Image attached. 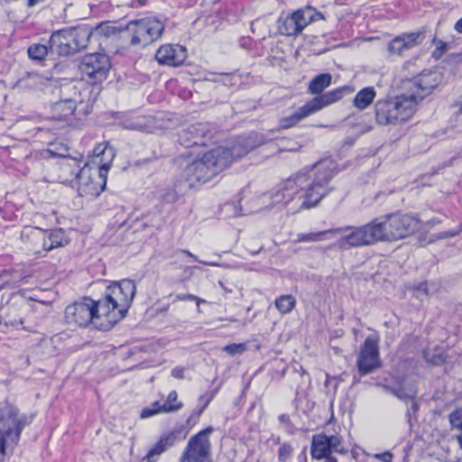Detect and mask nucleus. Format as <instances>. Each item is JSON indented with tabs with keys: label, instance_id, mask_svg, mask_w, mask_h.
Instances as JSON below:
<instances>
[{
	"label": "nucleus",
	"instance_id": "1",
	"mask_svg": "<svg viewBox=\"0 0 462 462\" xmlns=\"http://www.w3.org/2000/svg\"><path fill=\"white\" fill-rule=\"evenodd\" d=\"M331 161H321L310 171L299 172L262 195L259 200L264 208H286L295 214L316 207L331 190L328 187L334 176Z\"/></svg>",
	"mask_w": 462,
	"mask_h": 462
},
{
	"label": "nucleus",
	"instance_id": "2",
	"mask_svg": "<svg viewBox=\"0 0 462 462\" xmlns=\"http://www.w3.org/2000/svg\"><path fill=\"white\" fill-rule=\"evenodd\" d=\"M438 71H424L402 82V92L389 99L378 100L374 106L375 120L381 125H397L409 121L419 103L441 82Z\"/></svg>",
	"mask_w": 462,
	"mask_h": 462
},
{
	"label": "nucleus",
	"instance_id": "3",
	"mask_svg": "<svg viewBox=\"0 0 462 462\" xmlns=\"http://www.w3.org/2000/svg\"><path fill=\"white\" fill-rule=\"evenodd\" d=\"M136 287L132 280H123L108 286L103 299L99 300V311L104 316L100 324L104 330H109L125 318L134 300Z\"/></svg>",
	"mask_w": 462,
	"mask_h": 462
},
{
	"label": "nucleus",
	"instance_id": "4",
	"mask_svg": "<svg viewBox=\"0 0 462 462\" xmlns=\"http://www.w3.org/2000/svg\"><path fill=\"white\" fill-rule=\"evenodd\" d=\"M231 150L217 147L206 152L200 159L188 163L181 177L189 188L205 183L223 171L229 163Z\"/></svg>",
	"mask_w": 462,
	"mask_h": 462
},
{
	"label": "nucleus",
	"instance_id": "5",
	"mask_svg": "<svg viewBox=\"0 0 462 462\" xmlns=\"http://www.w3.org/2000/svg\"><path fill=\"white\" fill-rule=\"evenodd\" d=\"M26 419L10 403L0 402V462L12 455L18 444Z\"/></svg>",
	"mask_w": 462,
	"mask_h": 462
},
{
	"label": "nucleus",
	"instance_id": "6",
	"mask_svg": "<svg viewBox=\"0 0 462 462\" xmlns=\"http://www.w3.org/2000/svg\"><path fill=\"white\" fill-rule=\"evenodd\" d=\"M64 317L68 324L79 327H87L88 324H92L97 328L104 330L100 325L104 322V316L99 311V301L89 298L69 305L65 310Z\"/></svg>",
	"mask_w": 462,
	"mask_h": 462
},
{
	"label": "nucleus",
	"instance_id": "7",
	"mask_svg": "<svg viewBox=\"0 0 462 462\" xmlns=\"http://www.w3.org/2000/svg\"><path fill=\"white\" fill-rule=\"evenodd\" d=\"M87 31L61 29L54 32L49 41L50 52L59 56L74 54L87 46Z\"/></svg>",
	"mask_w": 462,
	"mask_h": 462
},
{
	"label": "nucleus",
	"instance_id": "8",
	"mask_svg": "<svg viewBox=\"0 0 462 462\" xmlns=\"http://www.w3.org/2000/svg\"><path fill=\"white\" fill-rule=\"evenodd\" d=\"M334 230H337L336 236H340L337 244L343 249L370 246L377 243L371 221L359 226H346Z\"/></svg>",
	"mask_w": 462,
	"mask_h": 462
},
{
	"label": "nucleus",
	"instance_id": "9",
	"mask_svg": "<svg viewBox=\"0 0 462 462\" xmlns=\"http://www.w3.org/2000/svg\"><path fill=\"white\" fill-rule=\"evenodd\" d=\"M126 29L132 32L131 45L146 46L162 36L164 25L156 18L146 17L129 22Z\"/></svg>",
	"mask_w": 462,
	"mask_h": 462
},
{
	"label": "nucleus",
	"instance_id": "10",
	"mask_svg": "<svg viewBox=\"0 0 462 462\" xmlns=\"http://www.w3.org/2000/svg\"><path fill=\"white\" fill-rule=\"evenodd\" d=\"M317 16H321V14L310 6L298 9L291 14L279 18L278 31L281 34L286 36L298 35L310 23L316 21Z\"/></svg>",
	"mask_w": 462,
	"mask_h": 462
},
{
	"label": "nucleus",
	"instance_id": "11",
	"mask_svg": "<svg viewBox=\"0 0 462 462\" xmlns=\"http://www.w3.org/2000/svg\"><path fill=\"white\" fill-rule=\"evenodd\" d=\"M107 180V172L90 168L87 163L81 169V174H79L78 192L81 197L94 199L105 189Z\"/></svg>",
	"mask_w": 462,
	"mask_h": 462
},
{
	"label": "nucleus",
	"instance_id": "12",
	"mask_svg": "<svg viewBox=\"0 0 462 462\" xmlns=\"http://www.w3.org/2000/svg\"><path fill=\"white\" fill-rule=\"evenodd\" d=\"M212 430V428H208L192 436L178 462H210L211 445L208 436Z\"/></svg>",
	"mask_w": 462,
	"mask_h": 462
},
{
	"label": "nucleus",
	"instance_id": "13",
	"mask_svg": "<svg viewBox=\"0 0 462 462\" xmlns=\"http://www.w3.org/2000/svg\"><path fill=\"white\" fill-rule=\"evenodd\" d=\"M83 77L92 83L101 82L106 79L110 69V60L104 53H90L85 55L79 65Z\"/></svg>",
	"mask_w": 462,
	"mask_h": 462
},
{
	"label": "nucleus",
	"instance_id": "14",
	"mask_svg": "<svg viewBox=\"0 0 462 462\" xmlns=\"http://www.w3.org/2000/svg\"><path fill=\"white\" fill-rule=\"evenodd\" d=\"M345 454L347 449L343 446V439L338 435L328 436L317 434L312 437L310 455L313 459L320 460L324 457H332V452Z\"/></svg>",
	"mask_w": 462,
	"mask_h": 462
},
{
	"label": "nucleus",
	"instance_id": "15",
	"mask_svg": "<svg viewBox=\"0 0 462 462\" xmlns=\"http://www.w3.org/2000/svg\"><path fill=\"white\" fill-rule=\"evenodd\" d=\"M22 236L31 238L34 247L39 242H42V247L44 251L63 247L69 244L65 232L60 228L51 230L50 232L40 228H30L28 232H23Z\"/></svg>",
	"mask_w": 462,
	"mask_h": 462
},
{
	"label": "nucleus",
	"instance_id": "16",
	"mask_svg": "<svg viewBox=\"0 0 462 462\" xmlns=\"http://www.w3.org/2000/svg\"><path fill=\"white\" fill-rule=\"evenodd\" d=\"M378 338L368 337L357 356L356 365L361 374H367L380 367Z\"/></svg>",
	"mask_w": 462,
	"mask_h": 462
},
{
	"label": "nucleus",
	"instance_id": "17",
	"mask_svg": "<svg viewBox=\"0 0 462 462\" xmlns=\"http://www.w3.org/2000/svg\"><path fill=\"white\" fill-rule=\"evenodd\" d=\"M209 134L208 125L204 123H198L189 125L179 134V142L184 147L206 145V140Z\"/></svg>",
	"mask_w": 462,
	"mask_h": 462
},
{
	"label": "nucleus",
	"instance_id": "18",
	"mask_svg": "<svg viewBox=\"0 0 462 462\" xmlns=\"http://www.w3.org/2000/svg\"><path fill=\"white\" fill-rule=\"evenodd\" d=\"M395 241L405 238L420 228V220L412 215L392 213Z\"/></svg>",
	"mask_w": 462,
	"mask_h": 462
},
{
	"label": "nucleus",
	"instance_id": "19",
	"mask_svg": "<svg viewBox=\"0 0 462 462\" xmlns=\"http://www.w3.org/2000/svg\"><path fill=\"white\" fill-rule=\"evenodd\" d=\"M155 58L160 64L178 67L185 61L187 51L178 44H165L158 49Z\"/></svg>",
	"mask_w": 462,
	"mask_h": 462
},
{
	"label": "nucleus",
	"instance_id": "20",
	"mask_svg": "<svg viewBox=\"0 0 462 462\" xmlns=\"http://www.w3.org/2000/svg\"><path fill=\"white\" fill-rule=\"evenodd\" d=\"M354 91L355 89L351 86H343L324 94L319 95L308 102L312 108V111L317 113L324 107L339 101L345 96L352 94Z\"/></svg>",
	"mask_w": 462,
	"mask_h": 462
},
{
	"label": "nucleus",
	"instance_id": "21",
	"mask_svg": "<svg viewBox=\"0 0 462 462\" xmlns=\"http://www.w3.org/2000/svg\"><path fill=\"white\" fill-rule=\"evenodd\" d=\"M423 40L421 32L402 33L393 38L387 46V50L392 55H402V53L419 45Z\"/></svg>",
	"mask_w": 462,
	"mask_h": 462
},
{
	"label": "nucleus",
	"instance_id": "22",
	"mask_svg": "<svg viewBox=\"0 0 462 462\" xmlns=\"http://www.w3.org/2000/svg\"><path fill=\"white\" fill-rule=\"evenodd\" d=\"M371 223L377 243L395 241L392 213L377 217Z\"/></svg>",
	"mask_w": 462,
	"mask_h": 462
},
{
	"label": "nucleus",
	"instance_id": "23",
	"mask_svg": "<svg viewBox=\"0 0 462 462\" xmlns=\"http://www.w3.org/2000/svg\"><path fill=\"white\" fill-rule=\"evenodd\" d=\"M80 162L76 159H63L57 166L59 175L56 180L52 181H58L60 183H73L79 180V174H81Z\"/></svg>",
	"mask_w": 462,
	"mask_h": 462
},
{
	"label": "nucleus",
	"instance_id": "24",
	"mask_svg": "<svg viewBox=\"0 0 462 462\" xmlns=\"http://www.w3.org/2000/svg\"><path fill=\"white\" fill-rule=\"evenodd\" d=\"M93 155L96 160L94 163L98 165V170L103 171L105 169L108 172L115 157V151L109 146L108 143L97 144L93 150Z\"/></svg>",
	"mask_w": 462,
	"mask_h": 462
},
{
	"label": "nucleus",
	"instance_id": "25",
	"mask_svg": "<svg viewBox=\"0 0 462 462\" xmlns=\"http://www.w3.org/2000/svg\"><path fill=\"white\" fill-rule=\"evenodd\" d=\"M262 140L257 134H253L246 137H237L233 143V160L241 158L262 144Z\"/></svg>",
	"mask_w": 462,
	"mask_h": 462
},
{
	"label": "nucleus",
	"instance_id": "26",
	"mask_svg": "<svg viewBox=\"0 0 462 462\" xmlns=\"http://www.w3.org/2000/svg\"><path fill=\"white\" fill-rule=\"evenodd\" d=\"M177 434L173 431L162 435L147 454L150 460L154 456H160L177 442Z\"/></svg>",
	"mask_w": 462,
	"mask_h": 462
},
{
	"label": "nucleus",
	"instance_id": "27",
	"mask_svg": "<svg viewBox=\"0 0 462 462\" xmlns=\"http://www.w3.org/2000/svg\"><path fill=\"white\" fill-rule=\"evenodd\" d=\"M312 114H314V112L312 111L309 102H307L292 115L282 118L280 120V127L282 129L291 128Z\"/></svg>",
	"mask_w": 462,
	"mask_h": 462
},
{
	"label": "nucleus",
	"instance_id": "28",
	"mask_svg": "<svg viewBox=\"0 0 462 462\" xmlns=\"http://www.w3.org/2000/svg\"><path fill=\"white\" fill-rule=\"evenodd\" d=\"M376 97V90L374 87H365L359 90L353 99V106L359 110L367 108Z\"/></svg>",
	"mask_w": 462,
	"mask_h": 462
},
{
	"label": "nucleus",
	"instance_id": "29",
	"mask_svg": "<svg viewBox=\"0 0 462 462\" xmlns=\"http://www.w3.org/2000/svg\"><path fill=\"white\" fill-rule=\"evenodd\" d=\"M336 232H337V230L332 228L319 232L300 233L297 235V242L310 243L331 239L336 236Z\"/></svg>",
	"mask_w": 462,
	"mask_h": 462
},
{
	"label": "nucleus",
	"instance_id": "30",
	"mask_svg": "<svg viewBox=\"0 0 462 462\" xmlns=\"http://www.w3.org/2000/svg\"><path fill=\"white\" fill-rule=\"evenodd\" d=\"M332 76L329 73H323L312 79L308 87L310 94H320L322 91L330 86Z\"/></svg>",
	"mask_w": 462,
	"mask_h": 462
},
{
	"label": "nucleus",
	"instance_id": "31",
	"mask_svg": "<svg viewBox=\"0 0 462 462\" xmlns=\"http://www.w3.org/2000/svg\"><path fill=\"white\" fill-rule=\"evenodd\" d=\"M52 109L59 119L67 120L74 114L76 105L72 100H63L55 103Z\"/></svg>",
	"mask_w": 462,
	"mask_h": 462
},
{
	"label": "nucleus",
	"instance_id": "32",
	"mask_svg": "<svg viewBox=\"0 0 462 462\" xmlns=\"http://www.w3.org/2000/svg\"><path fill=\"white\" fill-rule=\"evenodd\" d=\"M274 305L282 315H285L295 308L296 299L290 294L282 295L275 300Z\"/></svg>",
	"mask_w": 462,
	"mask_h": 462
},
{
	"label": "nucleus",
	"instance_id": "33",
	"mask_svg": "<svg viewBox=\"0 0 462 462\" xmlns=\"http://www.w3.org/2000/svg\"><path fill=\"white\" fill-rule=\"evenodd\" d=\"M425 359L433 365H441L447 361V355L442 347H428L424 351Z\"/></svg>",
	"mask_w": 462,
	"mask_h": 462
},
{
	"label": "nucleus",
	"instance_id": "34",
	"mask_svg": "<svg viewBox=\"0 0 462 462\" xmlns=\"http://www.w3.org/2000/svg\"><path fill=\"white\" fill-rule=\"evenodd\" d=\"M162 411L165 413L174 412L182 408V403L178 401V393L176 391H171L164 403H162Z\"/></svg>",
	"mask_w": 462,
	"mask_h": 462
},
{
	"label": "nucleus",
	"instance_id": "35",
	"mask_svg": "<svg viewBox=\"0 0 462 462\" xmlns=\"http://www.w3.org/2000/svg\"><path fill=\"white\" fill-rule=\"evenodd\" d=\"M49 51H50V45L46 46L43 44H32L27 50L28 56L32 60H43L47 56Z\"/></svg>",
	"mask_w": 462,
	"mask_h": 462
},
{
	"label": "nucleus",
	"instance_id": "36",
	"mask_svg": "<svg viewBox=\"0 0 462 462\" xmlns=\"http://www.w3.org/2000/svg\"><path fill=\"white\" fill-rule=\"evenodd\" d=\"M393 393L402 401L408 402L413 401L417 394V390L414 385H409L408 387L402 386L393 391Z\"/></svg>",
	"mask_w": 462,
	"mask_h": 462
},
{
	"label": "nucleus",
	"instance_id": "37",
	"mask_svg": "<svg viewBox=\"0 0 462 462\" xmlns=\"http://www.w3.org/2000/svg\"><path fill=\"white\" fill-rule=\"evenodd\" d=\"M160 413H165V411H162V403L159 401H156L153 402L150 406L144 407L142 410L140 418L144 420Z\"/></svg>",
	"mask_w": 462,
	"mask_h": 462
},
{
	"label": "nucleus",
	"instance_id": "38",
	"mask_svg": "<svg viewBox=\"0 0 462 462\" xmlns=\"http://www.w3.org/2000/svg\"><path fill=\"white\" fill-rule=\"evenodd\" d=\"M293 452V448L291 444L283 443L278 448V459L280 462H288Z\"/></svg>",
	"mask_w": 462,
	"mask_h": 462
},
{
	"label": "nucleus",
	"instance_id": "39",
	"mask_svg": "<svg viewBox=\"0 0 462 462\" xmlns=\"http://www.w3.org/2000/svg\"><path fill=\"white\" fill-rule=\"evenodd\" d=\"M17 273L14 271H4L0 273V282H5L8 281V283H6V287H13L17 282Z\"/></svg>",
	"mask_w": 462,
	"mask_h": 462
},
{
	"label": "nucleus",
	"instance_id": "40",
	"mask_svg": "<svg viewBox=\"0 0 462 462\" xmlns=\"http://www.w3.org/2000/svg\"><path fill=\"white\" fill-rule=\"evenodd\" d=\"M449 421L453 428L462 430V407L450 413Z\"/></svg>",
	"mask_w": 462,
	"mask_h": 462
},
{
	"label": "nucleus",
	"instance_id": "41",
	"mask_svg": "<svg viewBox=\"0 0 462 462\" xmlns=\"http://www.w3.org/2000/svg\"><path fill=\"white\" fill-rule=\"evenodd\" d=\"M125 128L136 131H144L146 130L147 126L144 123V118L138 117L133 121L125 123Z\"/></svg>",
	"mask_w": 462,
	"mask_h": 462
},
{
	"label": "nucleus",
	"instance_id": "42",
	"mask_svg": "<svg viewBox=\"0 0 462 462\" xmlns=\"http://www.w3.org/2000/svg\"><path fill=\"white\" fill-rule=\"evenodd\" d=\"M180 191L176 190L175 189H171L165 191V193L162 195V200L165 203L172 204L177 202L180 199Z\"/></svg>",
	"mask_w": 462,
	"mask_h": 462
},
{
	"label": "nucleus",
	"instance_id": "43",
	"mask_svg": "<svg viewBox=\"0 0 462 462\" xmlns=\"http://www.w3.org/2000/svg\"><path fill=\"white\" fill-rule=\"evenodd\" d=\"M413 291H415V296L417 298L426 297L429 294L428 291V283L421 282L413 287Z\"/></svg>",
	"mask_w": 462,
	"mask_h": 462
},
{
	"label": "nucleus",
	"instance_id": "44",
	"mask_svg": "<svg viewBox=\"0 0 462 462\" xmlns=\"http://www.w3.org/2000/svg\"><path fill=\"white\" fill-rule=\"evenodd\" d=\"M374 457L382 462H393V455L390 451H385L374 454Z\"/></svg>",
	"mask_w": 462,
	"mask_h": 462
},
{
	"label": "nucleus",
	"instance_id": "45",
	"mask_svg": "<svg viewBox=\"0 0 462 462\" xmlns=\"http://www.w3.org/2000/svg\"><path fill=\"white\" fill-rule=\"evenodd\" d=\"M176 299L178 300H196L198 304L199 302H204V300H200L199 297L193 295V294H178L176 296Z\"/></svg>",
	"mask_w": 462,
	"mask_h": 462
},
{
	"label": "nucleus",
	"instance_id": "46",
	"mask_svg": "<svg viewBox=\"0 0 462 462\" xmlns=\"http://www.w3.org/2000/svg\"><path fill=\"white\" fill-rule=\"evenodd\" d=\"M171 375L178 379L184 378V370L180 367H175L171 370Z\"/></svg>",
	"mask_w": 462,
	"mask_h": 462
},
{
	"label": "nucleus",
	"instance_id": "47",
	"mask_svg": "<svg viewBox=\"0 0 462 462\" xmlns=\"http://www.w3.org/2000/svg\"><path fill=\"white\" fill-rule=\"evenodd\" d=\"M457 106H458V111H457V114H456L457 120L458 122H461V123H462V97H461V98H460V100L458 101Z\"/></svg>",
	"mask_w": 462,
	"mask_h": 462
},
{
	"label": "nucleus",
	"instance_id": "48",
	"mask_svg": "<svg viewBox=\"0 0 462 462\" xmlns=\"http://www.w3.org/2000/svg\"><path fill=\"white\" fill-rule=\"evenodd\" d=\"M245 350V345L243 344H233V355L236 353H242Z\"/></svg>",
	"mask_w": 462,
	"mask_h": 462
},
{
	"label": "nucleus",
	"instance_id": "49",
	"mask_svg": "<svg viewBox=\"0 0 462 462\" xmlns=\"http://www.w3.org/2000/svg\"><path fill=\"white\" fill-rule=\"evenodd\" d=\"M298 462H308L307 461V451L304 448L297 457Z\"/></svg>",
	"mask_w": 462,
	"mask_h": 462
},
{
	"label": "nucleus",
	"instance_id": "50",
	"mask_svg": "<svg viewBox=\"0 0 462 462\" xmlns=\"http://www.w3.org/2000/svg\"><path fill=\"white\" fill-rule=\"evenodd\" d=\"M458 234V232H451V231H448V232H445L443 233L441 236H439V238H447V237H452V236H455Z\"/></svg>",
	"mask_w": 462,
	"mask_h": 462
},
{
	"label": "nucleus",
	"instance_id": "51",
	"mask_svg": "<svg viewBox=\"0 0 462 462\" xmlns=\"http://www.w3.org/2000/svg\"><path fill=\"white\" fill-rule=\"evenodd\" d=\"M455 30L458 33H462V17L455 24Z\"/></svg>",
	"mask_w": 462,
	"mask_h": 462
},
{
	"label": "nucleus",
	"instance_id": "52",
	"mask_svg": "<svg viewBox=\"0 0 462 462\" xmlns=\"http://www.w3.org/2000/svg\"><path fill=\"white\" fill-rule=\"evenodd\" d=\"M188 254H189V255L190 257L194 258V259H195V261H198L199 263H203V264H205V265H216V263H213V262H204V261H199V260H198V259H197V257H196V256H194L191 253H188Z\"/></svg>",
	"mask_w": 462,
	"mask_h": 462
},
{
	"label": "nucleus",
	"instance_id": "53",
	"mask_svg": "<svg viewBox=\"0 0 462 462\" xmlns=\"http://www.w3.org/2000/svg\"><path fill=\"white\" fill-rule=\"evenodd\" d=\"M208 402H209V400H206V401H205V402H204L203 406H202V407L199 409V411H198V415H200V414L203 412V411L205 410V408L208 406Z\"/></svg>",
	"mask_w": 462,
	"mask_h": 462
},
{
	"label": "nucleus",
	"instance_id": "54",
	"mask_svg": "<svg viewBox=\"0 0 462 462\" xmlns=\"http://www.w3.org/2000/svg\"><path fill=\"white\" fill-rule=\"evenodd\" d=\"M371 126L368 125H365L364 126H362V128L360 129V132L361 133H366V132H369L371 130Z\"/></svg>",
	"mask_w": 462,
	"mask_h": 462
},
{
	"label": "nucleus",
	"instance_id": "55",
	"mask_svg": "<svg viewBox=\"0 0 462 462\" xmlns=\"http://www.w3.org/2000/svg\"><path fill=\"white\" fill-rule=\"evenodd\" d=\"M323 459H325L323 462H337V459L335 457H328Z\"/></svg>",
	"mask_w": 462,
	"mask_h": 462
},
{
	"label": "nucleus",
	"instance_id": "56",
	"mask_svg": "<svg viewBox=\"0 0 462 462\" xmlns=\"http://www.w3.org/2000/svg\"><path fill=\"white\" fill-rule=\"evenodd\" d=\"M457 443L459 447L462 448V435L457 437Z\"/></svg>",
	"mask_w": 462,
	"mask_h": 462
},
{
	"label": "nucleus",
	"instance_id": "57",
	"mask_svg": "<svg viewBox=\"0 0 462 462\" xmlns=\"http://www.w3.org/2000/svg\"><path fill=\"white\" fill-rule=\"evenodd\" d=\"M6 283H8V281H6L5 282H0V291L5 289Z\"/></svg>",
	"mask_w": 462,
	"mask_h": 462
},
{
	"label": "nucleus",
	"instance_id": "58",
	"mask_svg": "<svg viewBox=\"0 0 462 462\" xmlns=\"http://www.w3.org/2000/svg\"><path fill=\"white\" fill-rule=\"evenodd\" d=\"M224 349H225L226 351L231 352V345H226V346L224 347Z\"/></svg>",
	"mask_w": 462,
	"mask_h": 462
},
{
	"label": "nucleus",
	"instance_id": "59",
	"mask_svg": "<svg viewBox=\"0 0 462 462\" xmlns=\"http://www.w3.org/2000/svg\"><path fill=\"white\" fill-rule=\"evenodd\" d=\"M439 44H440V48H441L442 50H445V48H446L447 44H446V43H444V42H439Z\"/></svg>",
	"mask_w": 462,
	"mask_h": 462
},
{
	"label": "nucleus",
	"instance_id": "60",
	"mask_svg": "<svg viewBox=\"0 0 462 462\" xmlns=\"http://www.w3.org/2000/svg\"><path fill=\"white\" fill-rule=\"evenodd\" d=\"M145 2H146V0H139V3H140L142 5H145Z\"/></svg>",
	"mask_w": 462,
	"mask_h": 462
}]
</instances>
